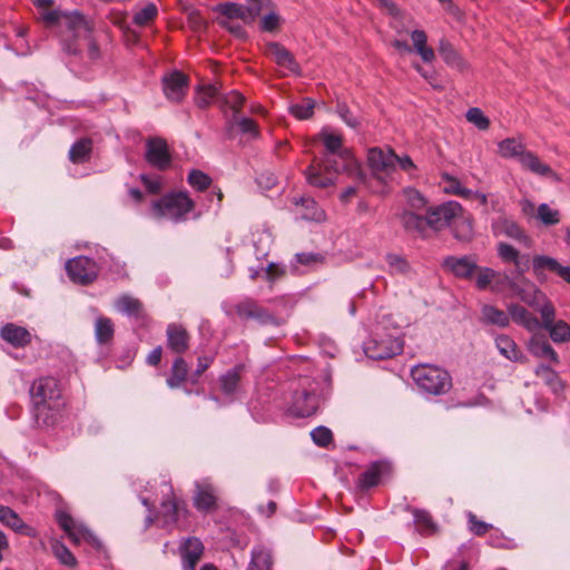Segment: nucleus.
Masks as SVG:
<instances>
[{
	"label": "nucleus",
	"instance_id": "nucleus-7",
	"mask_svg": "<svg viewBox=\"0 0 570 570\" xmlns=\"http://www.w3.org/2000/svg\"><path fill=\"white\" fill-rule=\"evenodd\" d=\"M69 278L77 284L88 285L98 276V267L95 261L86 256H78L66 263Z\"/></svg>",
	"mask_w": 570,
	"mask_h": 570
},
{
	"label": "nucleus",
	"instance_id": "nucleus-20",
	"mask_svg": "<svg viewBox=\"0 0 570 570\" xmlns=\"http://www.w3.org/2000/svg\"><path fill=\"white\" fill-rule=\"evenodd\" d=\"M399 220L409 234H415L420 237H428V224L425 215H420L413 210H402L399 215Z\"/></svg>",
	"mask_w": 570,
	"mask_h": 570
},
{
	"label": "nucleus",
	"instance_id": "nucleus-31",
	"mask_svg": "<svg viewBox=\"0 0 570 570\" xmlns=\"http://www.w3.org/2000/svg\"><path fill=\"white\" fill-rule=\"evenodd\" d=\"M495 345L500 353L508 360L521 363L527 362V357L524 356V354L518 347L515 342L508 335H499L495 338Z\"/></svg>",
	"mask_w": 570,
	"mask_h": 570
},
{
	"label": "nucleus",
	"instance_id": "nucleus-42",
	"mask_svg": "<svg viewBox=\"0 0 570 570\" xmlns=\"http://www.w3.org/2000/svg\"><path fill=\"white\" fill-rule=\"evenodd\" d=\"M115 333L114 323L110 318L105 316H99L96 320L95 324V335L96 340L99 344H107L109 343Z\"/></svg>",
	"mask_w": 570,
	"mask_h": 570
},
{
	"label": "nucleus",
	"instance_id": "nucleus-34",
	"mask_svg": "<svg viewBox=\"0 0 570 570\" xmlns=\"http://www.w3.org/2000/svg\"><path fill=\"white\" fill-rule=\"evenodd\" d=\"M187 376L188 364L181 356H178L173 362L170 373L168 379L166 380V383L170 389H177L184 382L187 381Z\"/></svg>",
	"mask_w": 570,
	"mask_h": 570
},
{
	"label": "nucleus",
	"instance_id": "nucleus-18",
	"mask_svg": "<svg viewBox=\"0 0 570 570\" xmlns=\"http://www.w3.org/2000/svg\"><path fill=\"white\" fill-rule=\"evenodd\" d=\"M532 269L539 281L546 279V272H551L562 279L569 273L570 266H562L556 258L546 255H535L532 259Z\"/></svg>",
	"mask_w": 570,
	"mask_h": 570
},
{
	"label": "nucleus",
	"instance_id": "nucleus-5",
	"mask_svg": "<svg viewBox=\"0 0 570 570\" xmlns=\"http://www.w3.org/2000/svg\"><path fill=\"white\" fill-rule=\"evenodd\" d=\"M334 157L335 155L327 156L322 164L313 163L307 167L305 176L308 184L324 188L334 183V175L342 168Z\"/></svg>",
	"mask_w": 570,
	"mask_h": 570
},
{
	"label": "nucleus",
	"instance_id": "nucleus-4",
	"mask_svg": "<svg viewBox=\"0 0 570 570\" xmlns=\"http://www.w3.org/2000/svg\"><path fill=\"white\" fill-rule=\"evenodd\" d=\"M234 313L242 322L254 321L261 326H281L284 320L261 305L257 301L246 297L233 306Z\"/></svg>",
	"mask_w": 570,
	"mask_h": 570
},
{
	"label": "nucleus",
	"instance_id": "nucleus-36",
	"mask_svg": "<svg viewBox=\"0 0 570 570\" xmlns=\"http://www.w3.org/2000/svg\"><path fill=\"white\" fill-rule=\"evenodd\" d=\"M499 154L503 158H518L522 157V154L527 151L525 145L518 138H505L498 145Z\"/></svg>",
	"mask_w": 570,
	"mask_h": 570
},
{
	"label": "nucleus",
	"instance_id": "nucleus-6",
	"mask_svg": "<svg viewBox=\"0 0 570 570\" xmlns=\"http://www.w3.org/2000/svg\"><path fill=\"white\" fill-rule=\"evenodd\" d=\"M462 213V206L454 200L443 203L439 206L430 207L426 210L428 228L439 232L451 225L453 218Z\"/></svg>",
	"mask_w": 570,
	"mask_h": 570
},
{
	"label": "nucleus",
	"instance_id": "nucleus-25",
	"mask_svg": "<svg viewBox=\"0 0 570 570\" xmlns=\"http://www.w3.org/2000/svg\"><path fill=\"white\" fill-rule=\"evenodd\" d=\"M0 336L3 341L17 348L24 347L31 342L30 332L27 328L13 323L6 324L1 328Z\"/></svg>",
	"mask_w": 570,
	"mask_h": 570
},
{
	"label": "nucleus",
	"instance_id": "nucleus-23",
	"mask_svg": "<svg viewBox=\"0 0 570 570\" xmlns=\"http://www.w3.org/2000/svg\"><path fill=\"white\" fill-rule=\"evenodd\" d=\"M266 53L271 56L278 66L287 68L294 73L301 72V67L294 56L283 45L268 42L266 45Z\"/></svg>",
	"mask_w": 570,
	"mask_h": 570
},
{
	"label": "nucleus",
	"instance_id": "nucleus-14",
	"mask_svg": "<svg viewBox=\"0 0 570 570\" xmlns=\"http://www.w3.org/2000/svg\"><path fill=\"white\" fill-rule=\"evenodd\" d=\"M321 140L323 141L326 150L331 155H337L343 161L344 168H348L351 166H355L357 170V176L360 180L365 179V175L362 173V170L356 166L351 153L348 149H343V137L341 135H334L326 131H322L320 134Z\"/></svg>",
	"mask_w": 570,
	"mask_h": 570
},
{
	"label": "nucleus",
	"instance_id": "nucleus-21",
	"mask_svg": "<svg viewBox=\"0 0 570 570\" xmlns=\"http://www.w3.org/2000/svg\"><path fill=\"white\" fill-rule=\"evenodd\" d=\"M523 169L531 171L538 176L549 177L554 181H560L559 175L532 151L527 150L519 160Z\"/></svg>",
	"mask_w": 570,
	"mask_h": 570
},
{
	"label": "nucleus",
	"instance_id": "nucleus-55",
	"mask_svg": "<svg viewBox=\"0 0 570 570\" xmlns=\"http://www.w3.org/2000/svg\"><path fill=\"white\" fill-rule=\"evenodd\" d=\"M498 255L503 262L513 263L515 268L522 272L520 264V254L513 246L507 243H499Z\"/></svg>",
	"mask_w": 570,
	"mask_h": 570
},
{
	"label": "nucleus",
	"instance_id": "nucleus-62",
	"mask_svg": "<svg viewBox=\"0 0 570 570\" xmlns=\"http://www.w3.org/2000/svg\"><path fill=\"white\" fill-rule=\"evenodd\" d=\"M336 111L342 120L352 128H357L360 125L358 118L353 115L345 102H337Z\"/></svg>",
	"mask_w": 570,
	"mask_h": 570
},
{
	"label": "nucleus",
	"instance_id": "nucleus-52",
	"mask_svg": "<svg viewBox=\"0 0 570 570\" xmlns=\"http://www.w3.org/2000/svg\"><path fill=\"white\" fill-rule=\"evenodd\" d=\"M274 3L271 0H247L246 14L249 23L254 22L256 17L265 13L268 9H273Z\"/></svg>",
	"mask_w": 570,
	"mask_h": 570
},
{
	"label": "nucleus",
	"instance_id": "nucleus-60",
	"mask_svg": "<svg viewBox=\"0 0 570 570\" xmlns=\"http://www.w3.org/2000/svg\"><path fill=\"white\" fill-rule=\"evenodd\" d=\"M314 107V100L307 98L302 104L293 105L289 110L297 119H308L313 116Z\"/></svg>",
	"mask_w": 570,
	"mask_h": 570
},
{
	"label": "nucleus",
	"instance_id": "nucleus-12",
	"mask_svg": "<svg viewBox=\"0 0 570 570\" xmlns=\"http://www.w3.org/2000/svg\"><path fill=\"white\" fill-rule=\"evenodd\" d=\"M403 351V342L399 338L372 340L365 345V353L373 360L393 357Z\"/></svg>",
	"mask_w": 570,
	"mask_h": 570
},
{
	"label": "nucleus",
	"instance_id": "nucleus-3",
	"mask_svg": "<svg viewBox=\"0 0 570 570\" xmlns=\"http://www.w3.org/2000/svg\"><path fill=\"white\" fill-rule=\"evenodd\" d=\"M196 207L187 191H173L153 202L151 210L156 218H168L175 223L185 222Z\"/></svg>",
	"mask_w": 570,
	"mask_h": 570
},
{
	"label": "nucleus",
	"instance_id": "nucleus-29",
	"mask_svg": "<svg viewBox=\"0 0 570 570\" xmlns=\"http://www.w3.org/2000/svg\"><path fill=\"white\" fill-rule=\"evenodd\" d=\"M293 203L301 207V217L303 219L312 222H323L325 219L324 210L316 204L313 198L294 197Z\"/></svg>",
	"mask_w": 570,
	"mask_h": 570
},
{
	"label": "nucleus",
	"instance_id": "nucleus-32",
	"mask_svg": "<svg viewBox=\"0 0 570 570\" xmlns=\"http://www.w3.org/2000/svg\"><path fill=\"white\" fill-rule=\"evenodd\" d=\"M508 312L509 317L513 322L523 325L529 331H533L540 325L538 318L519 304H511L508 307Z\"/></svg>",
	"mask_w": 570,
	"mask_h": 570
},
{
	"label": "nucleus",
	"instance_id": "nucleus-24",
	"mask_svg": "<svg viewBox=\"0 0 570 570\" xmlns=\"http://www.w3.org/2000/svg\"><path fill=\"white\" fill-rule=\"evenodd\" d=\"M204 552V546L197 538H188L180 547L184 570H195Z\"/></svg>",
	"mask_w": 570,
	"mask_h": 570
},
{
	"label": "nucleus",
	"instance_id": "nucleus-46",
	"mask_svg": "<svg viewBox=\"0 0 570 570\" xmlns=\"http://www.w3.org/2000/svg\"><path fill=\"white\" fill-rule=\"evenodd\" d=\"M403 195L406 205L405 208H403V210H413L415 213H419L423 210L428 205V200L425 199V197L414 188H405L403 190Z\"/></svg>",
	"mask_w": 570,
	"mask_h": 570
},
{
	"label": "nucleus",
	"instance_id": "nucleus-41",
	"mask_svg": "<svg viewBox=\"0 0 570 570\" xmlns=\"http://www.w3.org/2000/svg\"><path fill=\"white\" fill-rule=\"evenodd\" d=\"M413 46L416 52L425 62H431L435 58L434 50L426 46L428 37L423 30H414L411 33Z\"/></svg>",
	"mask_w": 570,
	"mask_h": 570
},
{
	"label": "nucleus",
	"instance_id": "nucleus-28",
	"mask_svg": "<svg viewBox=\"0 0 570 570\" xmlns=\"http://www.w3.org/2000/svg\"><path fill=\"white\" fill-rule=\"evenodd\" d=\"M480 322L485 325L507 327L510 324V317L504 311L493 305L484 304L480 311Z\"/></svg>",
	"mask_w": 570,
	"mask_h": 570
},
{
	"label": "nucleus",
	"instance_id": "nucleus-45",
	"mask_svg": "<svg viewBox=\"0 0 570 570\" xmlns=\"http://www.w3.org/2000/svg\"><path fill=\"white\" fill-rule=\"evenodd\" d=\"M382 470L379 463L372 464L367 470L360 474L357 485L362 490H367L379 484Z\"/></svg>",
	"mask_w": 570,
	"mask_h": 570
},
{
	"label": "nucleus",
	"instance_id": "nucleus-22",
	"mask_svg": "<svg viewBox=\"0 0 570 570\" xmlns=\"http://www.w3.org/2000/svg\"><path fill=\"white\" fill-rule=\"evenodd\" d=\"M443 266L453 273L456 277L470 278L476 272L478 265L471 256L454 257L449 256L444 259Z\"/></svg>",
	"mask_w": 570,
	"mask_h": 570
},
{
	"label": "nucleus",
	"instance_id": "nucleus-8",
	"mask_svg": "<svg viewBox=\"0 0 570 570\" xmlns=\"http://www.w3.org/2000/svg\"><path fill=\"white\" fill-rule=\"evenodd\" d=\"M491 229L494 236H505L508 238L518 240L527 247L532 244L531 238L527 235L524 229L511 217L505 214L499 215L491 223Z\"/></svg>",
	"mask_w": 570,
	"mask_h": 570
},
{
	"label": "nucleus",
	"instance_id": "nucleus-13",
	"mask_svg": "<svg viewBox=\"0 0 570 570\" xmlns=\"http://www.w3.org/2000/svg\"><path fill=\"white\" fill-rule=\"evenodd\" d=\"M67 27L73 33L75 38L83 39L87 41L90 57L97 58L98 47L96 42L91 39V23L81 13L73 12L72 14L67 17Z\"/></svg>",
	"mask_w": 570,
	"mask_h": 570
},
{
	"label": "nucleus",
	"instance_id": "nucleus-9",
	"mask_svg": "<svg viewBox=\"0 0 570 570\" xmlns=\"http://www.w3.org/2000/svg\"><path fill=\"white\" fill-rule=\"evenodd\" d=\"M160 515L166 525L176 524L181 529L185 528V522L189 517V510L185 501L178 500L174 493H171L161 502Z\"/></svg>",
	"mask_w": 570,
	"mask_h": 570
},
{
	"label": "nucleus",
	"instance_id": "nucleus-40",
	"mask_svg": "<svg viewBox=\"0 0 570 570\" xmlns=\"http://www.w3.org/2000/svg\"><path fill=\"white\" fill-rule=\"evenodd\" d=\"M242 365H238L219 377L220 389L226 395H233L238 391L240 383Z\"/></svg>",
	"mask_w": 570,
	"mask_h": 570
},
{
	"label": "nucleus",
	"instance_id": "nucleus-17",
	"mask_svg": "<svg viewBox=\"0 0 570 570\" xmlns=\"http://www.w3.org/2000/svg\"><path fill=\"white\" fill-rule=\"evenodd\" d=\"M318 407V399L314 392L303 389L293 395L291 411L294 415L307 417L313 415Z\"/></svg>",
	"mask_w": 570,
	"mask_h": 570
},
{
	"label": "nucleus",
	"instance_id": "nucleus-59",
	"mask_svg": "<svg viewBox=\"0 0 570 570\" xmlns=\"http://www.w3.org/2000/svg\"><path fill=\"white\" fill-rule=\"evenodd\" d=\"M281 17L275 11V6L273 9H268L261 22V28L263 31L273 32L276 31L281 26Z\"/></svg>",
	"mask_w": 570,
	"mask_h": 570
},
{
	"label": "nucleus",
	"instance_id": "nucleus-51",
	"mask_svg": "<svg viewBox=\"0 0 570 570\" xmlns=\"http://www.w3.org/2000/svg\"><path fill=\"white\" fill-rule=\"evenodd\" d=\"M158 16V9L154 3H148L135 12L132 21L138 27H148Z\"/></svg>",
	"mask_w": 570,
	"mask_h": 570
},
{
	"label": "nucleus",
	"instance_id": "nucleus-19",
	"mask_svg": "<svg viewBox=\"0 0 570 570\" xmlns=\"http://www.w3.org/2000/svg\"><path fill=\"white\" fill-rule=\"evenodd\" d=\"M167 346L168 348L181 355L189 348L190 336L181 324L171 323L167 326Z\"/></svg>",
	"mask_w": 570,
	"mask_h": 570
},
{
	"label": "nucleus",
	"instance_id": "nucleus-15",
	"mask_svg": "<svg viewBox=\"0 0 570 570\" xmlns=\"http://www.w3.org/2000/svg\"><path fill=\"white\" fill-rule=\"evenodd\" d=\"M396 154L390 149L384 153L382 149L374 147L367 153V163L371 167L373 175L382 179V175H389L395 168Z\"/></svg>",
	"mask_w": 570,
	"mask_h": 570
},
{
	"label": "nucleus",
	"instance_id": "nucleus-2",
	"mask_svg": "<svg viewBox=\"0 0 570 570\" xmlns=\"http://www.w3.org/2000/svg\"><path fill=\"white\" fill-rule=\"evenodd\" d=\"M411 377L421 392L430 395H443L452 389L451 375L436 365H415L411 370Z\"/></svg>",
	"mask_w": 570,
	"mask_h": 570
},
{
	"label": "nucleus",
	"instance_id": "nucleus-58",
	"mask_svg": "<svg viewBox=\"0 0 570 570\" xmlns=\"http://www.w3.org/2000/svg\"><path fill=\"white\" fill-rule=\"evenodd\" d=\"M465 117L469 122L473 124L480 130H487L490 127V119L480 108H470Z\"/></svg>",
	"mask_w": 570,
	"mask_h": 570
},
{
	"label": "nucleus",
	"instance_id": "nucleus-56",
	"mask_svg": "<svg viewBox=\"0 0 570 570\" xmlns=\"http://www.w3.org/2000/svg\"><path fill=\"white\" fill-rule=\"evenodd\" d=\"M537 217L546 226L557 225L560 222V212L551 208L548 204L539 205Z\"/></svg>",
	"mask_w": 570,
	"mask_h": 570
},
{
	"label": "nucleus",
	"instance_id": "nucleus-30",
	"mask_svg": "<svg viewBox=\"0 0 570 570\" xmlns=\"http://www.w3.org/2000/svg\"><path fill=\"white\" fill-rule=\"evenodd\" d=\"M56 520L73 543H80L87 532L86 529L77 527L71 515L61 510L57 511Z\"/></svg>",
	"mask_w": 570,
	"mask_h": 570
},
{
	"label": "nucleus",
	"instance_id": "nucleus-54",
	"mask_svg": "<svg viewBox=\"0 0 570 570\" xmlns=\"http://www.w3.org/2000/svg\"><path fill=\"white\" fill-rule=\"evenodd\" d=\"M51 549L55 557L65 566L73 568L77 566V559L71 551L61 542L53 541Z\"/></svg>",
	"mask_w": 570,
	"mask_h": 570
},
{
	"label": "nucleus",
	"instance_id": "nucleus-10",
	"mask_svg": "<svg viewBox=\"0 0 570 570\" xmlns=\"http://www.w3.org/2000/svg\"><path fill=\"white\" fill-rule=\"evenodd\" d=\"M217 488L208 481L195 483L193 504L195 509L204 514H209L218 509Z\"/></svg>",
	"mask_w": 570,
	"mask_h": 570
},
{
	"label": "nucleus",
	"instance_id": "nucleus-16",
	"mask_svg": "<svg viewBox=\"0 0 570 570\" xmlns=\"http://www.w3.org/2000/svg\"><path fill=\"white\" fill-rule=\"evenodd\" d=\"M189 85L188 77L181 71L175 70L163 77L164 94L170 101L179 102L186 96Z\"/></svg>",
	"mask_w": 570,
	"mask_h": 570
},
{
	"label": "nucleus",
	"instance_id": "nucleus-47",
	"mask_svg": "<svg viewBox=\"0 0 570 570\" xmlns=\"http://www.w3.org/2000/svg\"><path fill=\"white\" fill-rule=\"evenodd\" d=\"M476 286L479 289H485L494 279L499 278L497 285L503 284V282L510 283V278L508 276H501L495 271L491 268H480L476 269Z\"/></svg>",
	"mask_w": 570,
	"mask_h": 570
},
{
	"label": "nucleus",
	"instance_id": "nucleus-43",
	"mask_svg": "<svg viewBox=\"0 0 570 570\" xmlns=\"http://www.w3.org/2000/svg\"><path fill=\"white\" fill-rule=\"evenodd\" d=\"M535 375L543 380V382L554 392L558 393L563 389V384L556 371L550 366L539 365L535 371Z\"/></svg>",
	"mask_w": 570,
	"mask_h": 570
},
{
	"label": "nucleus",
	"instance_id": "nucleus-53",
	"mask_svg": "<svg viewBox=\"0 0 570 570\" xmlns=\"http://www.w3.org/2000/svg\"><path fill=\"white\" fill-rule=\"evenodd\" d=\"M272 556L264 549L255 550L247 570H271Z\"/></svg>",
	"mask_w": 570,
	"mask_h": 570
},
{
	"label": "nucleus",
	"instance_id": "nucleus-27",
	"mask_svg": "<svg viewBox=\"0 0 570 570\" xmlns=\"http://www.w3.org/2000/svg\"><path fill=\"white\" fill-rule=\"evenodd\" d=\"M453 236L461 243H470L474 237L473 220L470 216H464L463 212L453 218L452 223Z\"/></svg>",
	"mask_w": 570,
	"mask_h": 570
},
{
	"label": "nucleus",
	"instance_id": "nucleus-61",
	"mask_svg": "<svg viewBox=\"0 0 570 570\" xmlns=\"http://www.w3.org/2000/svg\"><path fill=\"white\" fill-rule=\"evenodd\" d=\"M312 440L320 446H327L333 441V433L325 426H318L311 432Z\"/></svg>",
	"mask_w": 570,
	"mask_h": 570
},
{
	"label": "nucleus",
	"instance_id": "nucleus-48",
	"mask_svg": "<svg viewBox=\"0 0 570 570\" xmlns=\"http://www.w3.org/2000/svg\"><path fill=\"white\" fill-rule=\"evenodd\" d=\"M116 306L120 312H124L130 316L139 317L142 314L141 302L128 295L120 296L117 299Z\"/></svg>",
	"mask_w": 570,
	"mask_h": 570
},
{
	"label": "nucleus",
	"instance_id": "nucleus-49",
	"mask_svg": "<svg viewBox=\"0 0 570 570\" xmlns=\"http://www.w3.org/2000/svg\"><path fill=\"white\" fill-rule=\"evenodd\" d=\"M244 97L237 92V91H230L228 94H220L218 97V106L225 110L227 108L232 109L234 111L233 116H237L238 111L240 110Z\"/></svg>",
	"mask_w": 570,
	"mask_h": 570
},
{
	"label": "nucleus",
	"instance_id": "nucleus-26",
	"mask_svg": "<svg viewBox=\"0 0 570 570\" xmlns=\"http://www.w3.org/2000/svg\"><path fill=\"white\" fill-rule=\"evenodd\" d=\"M528 350L534 357L549 360L553 364L560 362L557 352L542 335H533L528 343Z\"/></svg>",
	"mask_w": 570,
	"mask_h": 570
},
{
	"label": "nucleus",
	"instance_id": "nucleus-57",
	"mask_svg": "<svg viewBox=\"0 0 570 570\" xmlns=\"http://www.w3.org/2000/svg\"><path fill=\"white\" fill-rule=\"evenodd\" d=\"M188 184L198 191L206 190L212 185V178L202 170L193 169L187 177Z\"/></svg>",
	"mask_w": 570,
	"mask_h": 570
},
{
	"label": "nucleus",
	"instance_id": "nucleus-33",
	"mask_svg": "<svg viewBox=\"0 0 570 570\" xmlns=\"http://www.w3.org/2000/svg\"><path fill=\"white\" fill-rule=\"evenodd\" d=\"M438 51L442 59L445 61V63H448L449 66L458 68L461 71L468 69V63L465 62V60L459 55V52L448 40L442 39L440 41Z\"/></svg>",
	"mask_w": 570,
	"mask_h": 570
},
{
	"label": "nucleus",
	"instance_id": "nucleus-38",
	"mask_svg": "<svg viewBox=\"0 0 570 570\" xmlns=\"http://www.w3.org/2000/svg\"><path fill=\"white\" fill-rule=\"evenodd\" d=\"M92 150V140L90 138H81L76 141L69 150V160L73 164H81L90 158Z\"/></svg>",
	"mask_w": 570,
	"mask_h": 570
},
{
	"label": "nucleus",
	"instance_id": "nucleus-63",
	"mask_svg": "<svg viewBox=\"0 0 570 570\" xmlns=\"http://www.w3.org/2000/svg\"><path fill=\"white\" fill-rule=\"evenodd\" d=\"M468 520H469V529L475 535H479V537L484 535L490 529H492L491 524L478 520L476 515L473 514L472 512H469Z\"/></svg>",
	"mask_w": 570,
	"mask_h": 570
},
{
	"label": "nucleus",
	"instance_id": "nucleus-11",
	"mask_svg": "<svg viewBox=\"0 0 570 570\" xmlns=\"http://www.w3.org/2000/svg\"><path fill=\"white\" fill-rule=\"evenodd\" d=\"M146 161L158 170H166L171 165L169 147L164 138L155 137L146 141Z\"/></svg>",
	"mask_w": 570,
	"mask_h": 570
},
{
	"label": "nucleus",
	"instance_id": "nucleus-37",
	"mask_svg": "<svg viewBox=\"0 0 570 570\" xmlns=\"http://www.w3.org/2000/svg\"><path fill=\"white\" fill-rule=\"evenodd\" d=\"M214 10L219 12L223 19H240L243 22L249 23L248 16L246 14V6L225 2L217 4Z\"/></svg>",
	"mask_w": 570,
	"mask_h": 570
},
{
	"label": "nucleus",
	"instance_id": "nucleus-64",
	"mask_svg": "<svg viewBox=\"0 0 570 570\" xmlns=\"http://www.w3.org/2000/svg\"><path fill=\"white\" fill-rule=\"evenodd\" d=\"M217 22L220 27L228 30L235 37H237L239 39L246 38V31L244 30V28L242 27L240 23L235 22L229 19H223V18H218Z\"/></svg>",
	"mask_w": 570,
	"mask_h": 570
},
{
	"label": "nucleus",
	"instance_id": "nucleus-39",
	"mask_svg": "<svg viewBox=\"0 0 570 570\" xmlns=\"http://www.w3.org/2000/svg\"><path fill=\"white\" fill-rule=\"evenodd\" d=\"M416 530L423 535H432L438 531V525L433 521L430 512L421 509L412 510Z\"/></svg>",
	"mask_w": 570,
	"mask_h": 570
},
{
	"label": "nucleus",
	"instance_id": "nucleus-1",
	"mask_svg": "<svg viewBox=\"0 0 570 570\" xmlns=\"http://www.w3.org/2000/svg\"><path fill=\"white\" fill-rule=\"evenodd\" d=\"M30 399L35 410L38 425H51L53 414L61 406V390L59 382L52 376L35 380L29 389Z\"/></svg>",
	"mask_w": 570,
	"mask_h": 570
},
{
	"label": "nucleus",
	"instance_id": "nucleus-35",
	"mask_svg": "<svg viewBox=\"0 0 570 570\" xmlns=\"http://www.w3.org/2000/svg\"><path fill=\"white\" fill-rule=\"evenodd\" d=\"M0 521L18 533L29 534L31 530L16 511L6 505H0Z\"/></svg>",
	"mask_w": 570,
	"mask_h": 570
},
{
	"label": "nucleus",
	"instance_id": "nucleus-44",
	"mask_svg": "<svg viewBox=\"0 0 570 570\" xmlns=\"http://www.w3.org/2000/svg\"><path fill=\"white\" fill-rule=\"evenodd\" d=\"M219 92V88L216 85L202 86L198 88L195 102L199 108L205 109L213 100L218 104Z\"/></svg>",
	"mask_w": 570,
	"mask_h": 570
},
{
	"label": "nucleus",
	"instance_id": "nucleus-50",
	"mask_svg": "<svg viewBox=\"0 0 570 570\" xmlns=\"http://www.w3.org/2000/svg\"><path fill=\"white\" fill-rule=\"evenodd\" d=\"M546 330L549 331L550 337L554 343L570 342V325L564 321H557L547 326Z\"/></svg>",
	"mask_w": 570,
	"mask_h": 570
}]
</instances>
